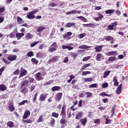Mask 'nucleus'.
I'll use <instances>...</instances> for the list:
<instances>
[{
	"instance_id": "f257e3e1",
	"label": "nucleus",
	"mask_w": 128,
	"mask_h": 128,
	"mask_svg": "<svg viewBox=\"0 0 128 128\" xmlns=\"http://www.w3.org/2000/svg\"><path fill=\"white\" fill-rule=\"evenodd\" d=\"M30 116V110H27L24 112L22 120V124H32V118L26 120V118H28Z\"/></svg>"
},
{
	"instance_id": "f03ea898",
	"label": "nucleus",
	"mask_w": 128,
	"mask_h": 128,
	"mask_svg": "<svg viewBox=\"0 0 128 128\" xmlns=\"http://www.w3.org/2000/svg\"><path fill=\"white\" fill-rule=\"evenodd\" d=\"M26 78H28L29 80H25L22 82L21 84V86H28L30 82V84H32H32H36V80H34V78L31 77H28V76L26 77Z\"/></svg>"
},
{
	"instance_id": "7ed1b4c3",
	"label": "nucleus",
	"mask_w": 128,
	"mask_h": 128,
	"mask_svg": "<svg viewBox=\"0 0 128 128\" xmlns=\"http://www.w3.org/2000/svg\"><path fill=\"white\" fill-rule=\"evenodd\" d=\"M38 10L36 9L30 12L28 14L26 15V18H28L29 20H32L36 18L34 16V14H36V12H38Z\"/></svg>"
},
{
	"instance_id": "20e7f679",
	"label": "nucleus",
	"mask_w": 128,
	"mask_h": 128,
	"mask_svg": "<svg viewBox=\"0 0 128 128\" xmlns=\"http://www.w3.org/2000/svg\"><path fill=\"white\" fill-rule=\"evenodd\" d=\"M58 46L56 42H54L50 46L48 51L49 52H56V50H58Z\"/></svg>"
},
{
	"instance_id": "39448f33",
	"label": "nucleus",
	"mask_w": 128,
	"mask_h": 128,
	"mask_svg": "<svg viewBox=\"0 0 128 128\" xmlns=\"http://www.w3.org/2000/svg\"><path fill=\"white\" fill-rule=\"evenodd\" d=\"M46 73H44L42 75V72H37L35 75H34V78L36 80H44V77L42 76H46Z\"/></svg>"
},
{
	"instance_id": "423d86ee",
	"label": "nucleus",
	"mask_w": 128,
	"mask_h": 128,
	"mask_svg": "<svg viewBox=\"0 0 128 128\" xmlns=\"http://www.w3.org/2000/svg\"><path fill=\"white\" fill-rule=\"evenodd\" d=\"M66 106L64 104L62 105L61 112L60 114L62 118H66Z\"/></svg>"
},
{
	"instance_id": "0eeeda50",
	"label": "nucleus",
	"mask_w": 128,
	"mask_h": 128,
	"mask_svg": "<svg viewBox=\"0 0 128 128\" xmlns=\"http://www.w3.org/2000/svg\"><path fill=\"white\" fill-rule=\"evenodd\" d=\"M26 74H28V71L24 68H20V74L18 76V78H22V76H26Z\"/></svg>"
},
{
	"instance_id": "6e6552de",
	"label": "nucleus",
	"mask_w": 128,
	"mask_h": 128,
	"mask_svg": "<svg viewBox=\"0 0 128 128\" xmlns=\"http://www.w3.org/2000/svg\"><path fill=\"white\" fill-rule=\"evenodd\" d=\"M48 94L46 93H42L40 94L38 99L40 102H46V100L48 98Z\"/></svg>"
},
{
	"instance_id": "1a4fd4ad",
	"label": "nucleus",
	"mask_w": 128,
	"mask_h": 128,
	"mask_svg": "<svg viewBox=\"0 0 128 128\" xmlns=\"http://www.w3.org/2000/svg\"><path fill=\"white\" fill-rule=\"evenodd\" d=\"M96 60L97 62H102L104 60V56L100 53H98L96 55Z\"/></svg>"
},
{
	"instance_id": "9d476101",
	"label": "nucleus",
	"mask_w": 128,
	"mask_h": 128,
	"mask_svg": "<svg viewBox=\"0 0 128 128\" xmlns=\"http://www.w3.org/2000/svg\"><path fill=\"white\" fill-rule=\"evenodd\" d=\"M20 88L21 90L20 92L23 94L24 96H26L28 92V89L26 86H20Z\"/></svg>"
},
{
	"instance_id": "9b49d317",
	"label": "nucleus",
	"mask_w": 128,
	"mask_h": 128,
	"mask_svg": "<svg viewBox=\"0 0 128 128\" xmlns=\"http://www.w3.org/2000/svg\"><path fill=\"white\" fill-rule=\"evenodd\" d=\"M62 98V92H58V94H56L55 95V100L56 102H60Z\"/></svg>"
},
{
	"instance_id": "f8f14e48",
	"label": "nucleus",
	"mask_w": 128,
	"mask_h": 128,
	"mask_svg": "<svg viewBox=\"0 0 128 128\" xmlns=\"http://www.w3.org/2000/svg\"><path fill=\"white\" fill-rule=\"evenodd\" d=\"M58 58H60V57H58V56H54L53 58H52L51 59L48 60V64H50L52 62H58Z\"/></svg>"
},
{
	"instance_id": "ddd939ff",
	"label": "nucleus",
	"mask_w": 128,
	"mask_h": 128,
	"mask_svg": "<svg viewBox=\"0 0 128 128\" xmlns=\"http://www.w3.org/2000/svg\"><path fill=\"white\" fill-rule=\"evenodd\" d=\"M82 116H84V112H78L76 114L75 119L76 120H80Z\"/></svg>"
},
{
	"instance_id": "4468645a",
	"label": "nucleus",
	"mask_w": 128,
	"mask_h": 128,
	"mask_svg": "<svg viewBox=\"0 0 128 128\" xmlns=\"http://www.w3.org/2000/svg\"><path fill=\"white\" fill-rule=\"evenodd\" d=\"M118 53L117 51L110 52L106 54V56H118Z\"/></svg>"
},
{
	"instance_id": "2eb2a0df",
	"label": "nucleus",
	"mask_w": 128,
	"mask_h": 128,
	"mask_svg": "<svg viewBox=\"0 0 128 128\" xmlns=\"http://www.w3.org/2000/svg\"><path fill=\"white\" fill-rule=\"evenodd\" d=\"M8 60L13 62L16 60V55H9L7 58Z\"/></svg>"
},
{
	"instance_id": "dca6fc26",
	"label": "nucleus",
	"mask_w": 128,
	"mask_h": 128,
	"mask_svg": "<svg viewBox=\"0 0 128 128\" xmlns=\"http://www.w3.org/2000/svg\"><path fill=\"white\" fill-rule=\"evenodd\" d=\"M98 16L94 18V20H96V22H100V20H102V18H104V15H102L100 13H98Z\"/></svg>"
},
{
	"instance_id": "f3484780",
	"label": "nucleus",
	"mask_w": 128,
	"mask_h": 128,
	"mask_svg": "<svg viewBox=\"0 0 128 128\" xmlns=\"http://www.w3.org/2000/svg\"><path fill=\"white\" fill-rule=\"evenodd\" d=\"M94 50H96V52H100L102 50V46H98L94 48Z\"/></svg>"
},
{
	"instance_id": "a211bd4d",
	"label": "nucleus",
	"mask_w": 128,
	"mask_h": 128,
	"mask_svg": "<svg viewBox=\"0 0 128 128\" xmlns=\"http://www.w3.org/2000/svg\"><path fill=\"white\" fill-rule=\"evenodd\" d=\"M16 38L18 40H20V38H22V36H24V33L18 32L16 34Z\"/></svg>"
},
{
	"instance_id": "6ab92c4d",
	"label": "nucleus",
	"mask_w": 128,
	"mask_h": 128,
	"mask_svg": "<svg viewBox=\"0 0 128 128\" xmlns=\"http://www.w3.org/2000/svg\"><path fill=\"white\" fill-rule=\"evenodd\" d=\"M80 122H81L82 126H84L86 125V122H88V118H85L82 119H80Z\"/></svg>"
},
{
	"instance_id": "aec40b11",
	"label": "nucleus",
	"mask_w": 128,
	"mask_h": 128,
	"mask_svg": "<svg viewBox=\"0 0 128 128\" xmlns=\"http://www.w3.org/2000/svg\"><path fill=\"white\" fill-rule=\"evenodd\" d=\"M34 38V35L30 33H27L26 34L25 38L28 40H32Z\"/></svg>"
},
{
	"instance_id": "412c9836",
	"label": "nucleus",
	"mask_w": 128,
	"mask_h": 128,
	"mask_svg": "<svg viewBox=\"0 0 128 128\" xmlns=\"http://www.w3.org/2000/svg\"><path fill=\"white\" fill-rule=\"evenodd\" d=\"M88 66H90V64H84L80 68V70H86V68H88Z\"/></svg>"
},
{
	"instance_id": "4be33fe9",
	"label": "nucleus",
	"mask_w": 128,
	"mask_h": 128,
	"mask_svg": "<svg viewBox=\"0 0 128 128\" xmlns=\"http://www.w3.org/2000/svg\"><path fill=\"white\" fill-rule=\"evenodd\" d=\"M8 108L10 112H14V110H16V108H14V106L12 103H10L9 104Z\"/></svg>"
},
{
	"instance_id": "5701e85b",
	"label": "nucleus",
	"mask_w": 128,
	"mask_h": 128,
	"mask_svg": "<svg viewBox=\"0 0 128 128\" xmlns=\"http://www.w3.org/2000/svg\"><path fill=\"white\" fill-rule=\"evenodd\" d=\"M104 38L106 42H110L114 40V37L110 36H106L104 37Z\"/></svg>"
},
{
	"instance_id": "b1692460",
	"label": "nucleus",
	"mask_w": 128,
	"mask_h": 128,
	"mask_svg": "<svg viewBox=\"0 0 128 128\" xmlns=\"http://www.w3.org/2000/svg\"><path fill=\"white\" fill-rule=\"evenodd\" d=\"M68 122V120H66V117H62L60 120V124H66Z\"/></svg>"
},
{
	"instance_id": "393cba45",
	"label": "nucleus",
	"mask_w": 128,
	"mask_h": 128,
	"mask_svg": "<svg viewBox=\"0 0 128 128\" xmlns=\"http://www.w3.org/2000/svg\"><path fill=\"white\" fill-rule=\"evenodd\" d=\"M92 46H88L87 45H82L78 46V48H80L81 50H86L88 48H90Z\"/></svg>"
},
{
	"instance_id": "a878e982",
	"label": "nucleus",
	"mask_w": 128,
	"mask_h": 128,
	"mask_svg": "<svg viewBox=\"0 0 128 128\" xmlns=\"http://www.w3.org/2000/svg\"><path fill=\"white\" fill-rule=\"evenodd\" d=\"M17 22L18 24H22L24 23V20H22L20 17L18 16L17 17Z\"/></svg>"
},
{
	"instance_id": "bb28decb",
	"label": "nucleus",
	"mask_w": 128,
	"mask_h": 128,
	"mask_svg": "<svg viewBox=\"0 0 128 128\" xmlns=\"http://www.w3.org/2000/svg\"><path fill=\"white\" fill-rule=\"evenodd\" d=\"M14 26L12 24H10L4 27V30H12Z\"/></svg>"
},
{
	"instance_id": "cd10ccee",
	"label": "nucleus",
	"mask_w": 128,
	"mask_h": 128,
	"mask_svg": "<svg viewBox=\"0 0 128 128\" xmlns=\"http://www.w3.org/2000/svg\"><path fill=\"white\" fill-rule=\"evenodd\" d=\"M113 82H114V85L115 86H118V78H116V76H114Z\"/></svg>"
},
{
	"instance_id": "c85d7f7f",
	"label": "nucleus",
	"mask_w": 128,
	"mask_h": 128,
	"mask_svg": "<svg viewBox=\"0 0 128 128\" xmlns=\"http://www.w3.org/2000/svg\"><path fill=\"white\" fill-rule=\"evenodd\" d=\"M84 82H90L94 80V78L90 77V78H84Z\"/></svg>"
},
{
	"instance_id": "c756f323",
	"label": "nucleus",
	"mask_w": 128,
	"mask_h": 128,
	"mask_svg": "<svg viewBox=\"0 0 128 128\" xmlns=\"http://www.w3.org/2000/svg\"><path fill=\"white\" fill-rule=\"evenodd\" d=\"M52 92H56V90H60V86H54L52 88Z\"/></svg>"
},
{
	"instance_id": "7c9ffc66",
	"label": "nucleus",
	"mask_w": 128,
	"mask_h": 128,
	"mask_svg": "<svg viewBox=\"0 0 128 128\" xmlns=\"http://www.w3.org/2000/svg\"><path fill=\"white\" fill-rule=\"evenodd\" d=\"M110 70L106 71L104 73L103 78H108V76L110 75Z\"/></svg>"
},
{
	"instance_id": "2f4dec72",
	"label": "nucleus",
	"mask_w": 128,
	"mask_h": 128,
	"mask_svg": "<svg viewBox=\"0 0 128 128\" xmlns=\"http://www.w3.org/2000/svg\"><path fill=\"white\" fill-rule=\"evenodd\" d=\"M6 90V86L4 84H1L0 85V90L1 92H4Z\"/></svg>"
},
{
	"instance_id": "473e14b6",
	"label": "nucleus",
	"mask_w": 128,
	"mask_h": 128,
	"mask_svg": "<svg viewBox=\"0 0 128 128\" xmlns=\"http://www.w3.org/2000/svg\"><path fill=\"white\" fill-rule=\"evenodd\" d=\"M118 60V58H116V56H110L108 59V60H109V62H116V60Z\"/></svg>"
},
{
	"instance_id": "72a5a7b5",
	"label": "nucleus",
	"mask_w": 128,
	"mask_h": 128,
	"mask_svg": "<svg viewBox=\"0 0 128 128\" xmlns=\"http://www.w3.org/2000/svg\"><path fill=\"white\" fill-rule=\"evenodd\" d=\"M76 14V10H72L66 12V16H69V14Z\"/></svg>"
},
{
	"instance_id": "f704fd0d",
	"label": "nucleus",
	"mask_w": 128,
	"mask_h": 128,
	"mask_svg": "<svg viewBox=\"0 0 128 128\" xmlns=\"http://www.w3.org/2000/svg\"><path fill=\"white\" fill-rule=\"evenodd\" d=\"M46 28L45 26H41L37 29V32H42V30H44Z\"/></svg>"
},
{
	"instance_id": "c9c22d12",
	"label": "nucleus",
	"mask_w": 128,
	"mask_h": 128,
	"mask_svg": "<svg viewBox=\"0 0 128 128\" xmlns=\"http://www.w3.org/2000/svg\"><path fill=\"white\" fill-rule=\"evenodd\" d=\"M14 122L9 121L7 122V126L8 128H14Z\"/></svg>"
},
{
	"instance_id": "e433bc0d",
	"label": "nucleus",
	"mask_w": 128,
	"mask_h": 128,
	"mask_svg": "<svg viewBox=\"0 0 128 128\" xmlns=\"http://www.w3.org/2000/svg\"><path fill=\"white\" fill-rule=\"evenodd\" d=\"M58 116H60V114L56 112H53L52 114V116L55 118H58Z\"/></svg>"
},
{
	"instance_id": "4c0bfd02",
	"label": "nucleus",
	"mask_w": 128,
	"mask_h": 128,
	"mask_svg": "<svg viewBox=\"0 0 128 128\" xmlns=\"http://www.w3.org/2000/svg\"><path fill=\"white\" fill-rule=\"evenodd\" d=\"M56 124V120L54 118H51L50 122V126H54Z\"/></svg>"
},
{
	"instance_id": "58836bf2",
	"label": "nucleus",
	"mask_w": 128,
	"mask_h": 128,
	"mask_svg": "<svg viewBox=\"0 0 128 128\" xmlns=\"http://www.w3.org/2000/svg\"><path fill=\"white\" fill-rule=\"evenodd\" d=\"M15 34L16 32H14V31H13L12 32L9 34V38H14L16 36Z\"/></svg>"
},
{
	"instance_id": "ea45409f",
	"label": "nucleus",
	"mask_w": 128,
	"mask_h": 128,
	"mask_svg": "<svg viewBox=\"0 0 128 128\" xmlns=\"http://www.w3.org/2000/svg\"><path fill=\"white\" fill-rule=\"evenodd\" d=\"M38 92H36L34 96V98H32V100L34 102H36V99L38 98Z\"/></svg>"
},
{
	"instance_id": "a19ab883",
	"label": "nucleus",
	"mask_w": 128,
	"mask_h": 128,
	"mask_svg": "<svg viewBox=\"0 0 128 128\" xmlns=\"http://www.w3.org/2000/svg\"><path fill=\"white\" fill-rule=\"evenodd\" d=\"M31 61L33 64H38V60L36 58H32Z\"/></svg>"
},
{
	"instance_id": "79ce46f5",
	"label": "nucleus",
	"mask_w": 128,
	"mask_h": 128,
	"mask_svg": "<svg viewBox=\"0 0 128 128\" xmlns=\"http://www.w3.org/2000/svg\"><path fill=\"white\" fill-rule=\"evenodd\" d=\"M26 56L29 58H32V56H34V54L32 51H30L26 54Z\"/></svg>"
},
{
	"instance_id": "37998d69",
	"label": "nucleus",
	"mask_w": 128,
	"mask_h": 128,
	"mask_svg": "<svg viewBox=\"0 0 128 128\" xmlns=\"http://www.w3.org/2000/svg\"><path fill=\"white\" fill-rule=\"evenodd\" d=\"M106 14H114V10H108L105 11Z\"/></svg>"
},
{
	"instance_id": "c03bdc74",
	"label": "nucleus",
	"mask_w": 128,
	"mask_h": 128,
	"mask_svg": "<svg viewBox=\"0 0 128 128\" xmlns=\"http://www.w3.org/2000/svg\"><path fill=\"white\" fill-rule=\"evenodd\" d=\"M42 120H44V116L43 115H41L39 117L38 120H37V122H42Z\"/></svg>"
},
{
	"instance_id": "a18cd8bd",
	"label": "nucleus",
	"mask_w": 128,
	"mask_h": 128,
	"mask_svg": "<svg viewBox=\"0 0 128 128\" xmlns=\"http://www.w3.org/2000/svg\"><path fill=\"white\" fill-rule=\"evenodd\" d=\"M76 26V23L68 22L66 24L67 28H70V26Z\"/></svg>"
},
{
	"instance_id": "49530a36",
	"label": "nucleus",
	"mask_w": 128,
	"mask_h": 128,
	"mask_svg": "<svg viewBox=\"0 0 128 128\" xmlns=\"http://www.w3.org/2000/svg\"><path fill=\"white\" fill-rule=\"evenodd\" d=\"M85 94H86V98H92V94L90 92H86Z\"/></svg>"
},
{
	"instance_id": "de8ad7c7",
	"label": "nucleus",
	"mask_w": 128,
	"mask_h": 128,
	"mask_svg": "<svg viewBox=\"0 0 128 128\" xmlns=\"http://www.w3.org/2000/svg\"><path fill=\"white\" fill-rule=\"evenodd\" d=\"M28 100H24L22 102L18 103L19 106H24V104H28Z\"/></svg>"
},
{
	"instance_id": "09e8293b",
	"label": "nucleus",
	"mask_w": 128,
	"mask_h": 128,
	"mask_svg": "<svg viewBox=\"0 0 128 128\" xmlns=\"http://www.w3.org/2000/svg\"><path fill=\"white\" fill-rule=\"evenodd\" d=\"M52 82H54V80H49L48 82H45V83L44 84V86H48V85H50V84H52Z\"/></svg>"
},
{
	"instance_id": "8fccbe9b",
	"label": "nucleus",
	"mask_w": 128,
	"mask_h": 128,
	"mask_svg": "<svg viewBox=\"0 0 128 128\" xmlns=\"http://www.w3.org/2000/svg\"><path fill=\"white\" fill-rule=\"evenodd\" d=\"M92 72L90 71H84L82 72V76H86L87 74H90Z\"/></svg>"
},
{
	"instance_id": "3c124183",
	"label": "nucleus",
	"mask_w": 128,
	"mask_h": 128,
	"mask_svg": "<svg viewBox=\"0 0 128 128\" xmlns=\"http://www.w3.org/2000/svg\"><path fill=\"white\" fill-rule=\"evenodd\" d=\"M4 10H6V8L0 6V14L4 12Z\"/></svg>"
},
{
	"instance_id": "603ef678",
	"label": "nucleus",
	"mask_w": 128,
	"mask_h": 128,
	"mask_svg": "<svg viewBox=\"0 0 128 128\" xmlns=\"http://www.w3.org/2000/svg\"><path fill=\"white\" fill-rule=\"evenodd\" d=\"M82 18V20H83L84 22H88V19H86V18L82 16H78L77 18Z\"/></svg>"
},
{
	"instance_id": "864d4df0",
	"label": "nucleus",
	"mask_w": 128,
	"mask_h": 128,
	"mask_svg": "<svg viewBox=\"0 0 128 128\" xmlns=\"http://www.w3.org/2000/svg\"><path fill=\"white\" fill-rule=\"evenodd\" d=\"M98 88V84L95 83L89 86V88Z\"/></svg>"
},
{
	"instance_id": "5fc2aeb1",
	"label": "nucleus",
	"mask_w": 128,
	"mask_h": 128,
	"mask_svg": "<svg viewBox=\"0 0 128 128\" xmlns=\"http://www.w3.org/2000/svg\"><path fill=\"white\" fill-rule=\"evenodd\" d=\"M20 71L19 69H17L14 72V74L15 76H18V74H20Z\"/></svg>"
},
{
	"instance_id": "6e6d98bb",
	"label": "nucleus",
	"mask_w": 128,
	"mask_h": 128,
	"mask_svg": "<svg viewBox=\"0 0 128 128\" xmlns=\"http://www.w3.org/2000/svg\"><path fill=\"white\" fill-rule=\"evenodd\" d=\"M40 42V41L34 42L30 44L31 48H34V46H36Z\"/></svg>"
},
{
	"instance_id": "4d7b16f0",
	"label": "nucleus",
	"mask_w": 128,
	"mask_h": 128,
	"mask_svg": "<svg viewBox=\"0 0 128 128\" xmlns=\"http://www.w3.org/2000/svg\"><path fill=\"white\" fill-rule=\"evenodd\" d=\"M116 104H114V106L112 107L111 112L112 114V116H114V112L116 110Z\"/></svg>"
},
{
	"instance_id": "13d9d810",
	"label": "nucleus",
	"mask_w": 128,
	"mask_h": 128,
	"mask_svg": "<svg viewBox=\"0 0 128 128\" xmlns=\"http://www.w3.org/2000/svg\"><path fill=\"white\" fill-rule=\"evenodd\" d=\"M84 36H86V34H84V33H82V34H81L78 35V38H80V40L81 38H84Z\"/></svg>"
},
{
	"instance_id": "bf43d9fd",
	"label": "nucleus",
	"mask_w": 128,
	"mask_h": 128,
	"mask_svg": "<svg viewBox=\"0 0 128 128\" xmlns=\"http://www.w3.org/2000/svg\"><path fill=\"white\" fill-rule=\"evenodd\" d=\"M2 60L6 64H10V61H8V60H6V58H3Z\"/></svg>"
},
{
	"instance_id": "052dcab7",
	"label": "nucleus",
	"mask_w": 128,
	"mask_h": 128,
	"mask_svg": "<svg viewBox=\"0 0 128 128\" xmlns=\"http://www.w3.org/2000/svg\"><path fill=\"white\" fill-rule=\"evenodd\" d=\"M90 60V56H88L82 59V61L87 62V60Z\"/></svg>"
},
{
	"instance_id": "680f3d73",
	"label": "nucleus",
	"mask_w": 128,
	"mask_h": 128,
	"mask_svg": "<svg viewBox=\"0 0 128 128\" xmlns=\"http://www.w3.org/2000/svg\"><path fill=\"white\" fill-rule=\"evenodd\" d=\"M114 26L112 25H109L108 26V28H109V29H106V30H114Z\"/></svg>"
},
{
	"instance_id": "e2e57ef3",
	"label": "nucleus",
	"mask_w": 128,
	"mask_h": 128,
	"mask_svg": "<svg viewBox=\"0 0 128 128\" xmlns=\"http://www.w3.org/2000/svg\"><path fill=\"white\" fill-rule=\"evenodd\" d=\"M34 88H36V85L32 84L30 88V92H32Z\"/></svg>"
},
{
	"instance_id": "0e129e2a",
	"label": "nucleus",
	"mask_w": 128,
	"mask_h": 128,
	"mask_svg": "<svg viewBox=\"0 0 128 128\" xmlns=\"http://www.w3.org/2000/svg\"><path fill=\"white\" fill-rule=\"evenodd\" d=\"M94 122L97 124H100V118L94 120Z\"/></svg>"
},
{
	"instance_id": "69168bd1",
	"label": "nucleus",
	"mask_w": 128,
	"mask_h": 128,
	"mask_svg": "<svg viewBox=\"0 0 128 128\" xmlns=\"http://www.w3.org/2000/svg\"><path fill=\"white\" fill-rule=\"evenodd\" d=\"M121 92H122V89L120 88H118L116 90V94H120Z\"/></svg>"
},
{
	"instance_id": "338daca9",
	"label": "nucleus",
	"mask_w": 128,
	"mask_h": 128,
	"mask_svg": "<svg viewBox=\"0 0 128 128\" xmlns=\"http://www.w3.org/2000/svg\"><path fill=\"white\" fill-rule=\"evenodd\" d=\"M42 53L40 52H38L36 54V58H42Z\"/></svg>"
},
{
	"instance_id": "774afa93",
	"label": "nucleus",
	"mask_w": 128,
	"mask_h": 128,
	"mask_svg": "<svg viewBox=\"0 0 128 128\" xmlns=\"http://www.w3.org/2000/svg\"><path fill=\"white\" fill-rule=\"evenodd\" d=\"M44 44H40L38 46L39 50H42L44 49Z\"/></svg>"
}]
</instances>
